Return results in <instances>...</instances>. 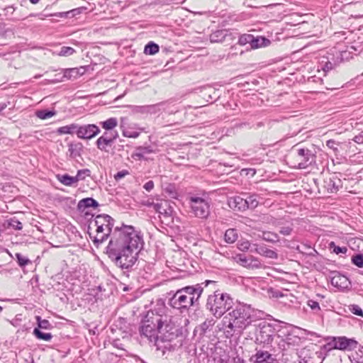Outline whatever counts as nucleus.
<instances>
[{
  "label": "nucleus",
  "mask_w": 363,
  "mask_h": 363,
  "mask_svg": "<svg viewBox=\"0 0 363 363\" xmlns=\"http://www.w3.org/2000/svg\"><path fill=\"white\" fill-rule=\"evenodd\" d=\"M115 220L107 214H99L90 221L88 233L96 247L111 236L106 254L114 264L125 269H131L143 248V236L132 225L116 227L111 233Z\"/></svg>",
  "instance_id": "obj_1"
},
{
  "label": "nucleus",
  "mask_w": 363,
  "mask_h": 363,
  "mask_svg": "<svg viewBox=\"0 0 363 363\" xmlns=\"http://www.w3.org/2000/svg\"><path fill=\"white\" fill-rule=\"evenodd\" d=\"M164 311V306L148 311L140 323L139 333L143 340L154 342L162 355L168 356L183 345L185 337L172 317Z\"/></svg>",
  "instance_id": "obj_2"
},
{
  "label": "nucleus",
  "mask_w": 363,
  "mask_h": 363,
  "mask_svg": "<svg viewBox=\"0 0 363 363\" xmlns=\"http://www.w3.org/2000/svg\"><path fill=\"white\" fill-rule=\"evenodd\" d=\"M254 311L250 305L239 303L222 320V328L227 338L241 335L253 321Z\"/></svg>",
  "instance_id": "obj_3"
},
{
  "label": "nucleus",
  "mask_w": 363,
  "mask_h": 363,
  "mask_svg": "<svg viewBox=\"0 0 363 363\" xmlns=\"http://www.w3.org/2000/svg\"><path fill=\"white\" fill-rule=\"evenodd\" d=\"M209 284H216V281L206 280L201 284L187 286L178 289L169 299V304L174 308L183 311L190 307L198 306L199 301L203 291V287Z\"/></svg>",
  "instance_id": "obj_4"
},
{
  "label": "nucleus",
  "mask_w": 363,
  "mask_h": 363,
  "mask_svg": "<svg viewBox=\"0 0 363 363\" xmlns=\"http://www.w3.org/2000/svg\"><path fill=\"white\" fill-rule=\"evenodd\" d=\"M233 299L228 294L216 290L208 295L206 307L215 317L220 318L233 308Z\"/></svg>",
  "instance_id": "obj_5"
},
{
  "label": "nucleus",
  "mask_w": 363,
  "mask_h": 363,
  "mask_svg": "<svg viewBox=\"0 0 363 363\" xmlns=\"http://www.w3.org/2000/svg\"><path fill=\"white\" fill-rule=\"evenodd\" d=\"M357 49L354 46H350L347 50H337L336 48H333L328 52L327 56H323L318 62V71L323 70L326 74L330 70H332L337 67L344 59H347L349 57L347 54L357 55Z\"/></svg>",
  "instance_id": "obj_6"
},
{
  "label": "nucleus",
  "mask_w": 363,
  "mask_h": 363,
  "mask_svg": "<svg viewBox=\"0 0 363 363\" xmlns=\"http://www.w3.org/2000/svg\"><path fill=\"white\" fill-rule=\"evenodd\" d=\"M190 212L200 219H206L210 215V201L196 194L189 195L187 199Z\"/></svg>",
  "instance_id": "obj_7"
},
{
  "label": "nucleus",
  "mask_w": 363,
  "mask_h": 363,
  "mask_svg": "<svg viewBox=\"0 0 363 363\" xmlns=\"http://www.w3.org/2000/svg\"><path fill=\"white\" fill-rule=\"evenodd\" d=\"M153 209L159 213L161 222L170 226L174 223V208L167 200H160L156 203H152Z\"/></svg>",
  "instance_id": "obj_8"
},
{
  "label": "nucleus",
  "mask_w": 363,
  "mask_h": 363,
  "mask_svg": "<svg viewBox=\"0 0 363 363\" xmlns=\"http://www.w3.org/2000/svg\"><path fill=\"white\" fill-rule=\"evenodd\" d=\"M296 162L294 167L306 169L315 162V155L308 148H296L294 150Z\"/></svg>",
  "instance_id": "obj_9"
},
{
  "label": "nucleus",
  "mask_w": 363,
  "mask_h": 363,
  "mask_svg": "<svg viewBox=\"0 0 363 363\" xmlns=\"http://www.w3.org/2000/svg\"><path fill=\"white\" fill-rule=\"evenodd\" d=\"M257 328V340L264 344L271 343L276 335L274 326L266 321H262L258 324Z\"/></svg>",
  "instance_id": "obj_10"
},
{
  "label": "nucleus",
  "mask_w": 363,
  "mask_h": 363,
  "mask_svg": "<svg viewBox=\"0 0 363 363\" xmlns=\"http://www.w3.org/2000/svg\"><path fill=\"white\" fill-rule=\"evenodd\" d=\"M252 363H274L277 362L276 356L264 349H256L255 354L250 357Z\"/></svg>",
  "instance_id": "obj_11"
},
{
  "label": "nucleus",
  "mask_w": 363,
  "mask_h": 363,
  "mask_svg": "<svg viewBox=\"0 0 363 363\" xmlns=\"http://www.w3.org/2000/svg\"><path fill=\"white\" fill-rule=\"evenodd\" d=\"M100 133L99 128L95 124L78 125L77 137L81 139L89 140Z\"/></svg>",
  "instance_id": "obj_12"
},
{
  "label": "nucleus",
  "mask_w": 363,
  "mask_h": 363,
  "mask_svg": "<svg viewBox=\"0 0 363 363\" xmlns=\"http://www.w3.org/2000/svg\"><path fill=\"white\" fill-rule=\"evenodd\" d=\"M234 259L238 264L247 269H253L262 267L261 262L253 256L247 257L243 254H239L237 255Z\"/></svg>",
  "instance_id": "obj_13"
},
{
  "label": "nucleus",
  "mask_w": 363,
  "mask_h": 363,
  "mask_svg": "<svg viewBox=\"0 0 363 363\" xmlns=\"http://www.w3.org/2000/svg\"><path fill=\"white\" fill-rule=\"evenodd\" d=\"M156 150L151 145H141L135 147V151L132 153L131 157L135 160H147V155L155 153Z\"/></svg>",
  "instance_id": "obj_14"
},
{
  "label": "nucleus",
  "mask_w": 363,
  "mask_h": 363,
  "mask_svg": "<svg viewBox=\"0 0 363 363\" xmlns=\"http://www.w3.org/2000/svg\"><path fill=\"white\" fill-rule=\"evenodd\" d=\"M336 350H351L356 347L357 342L354 339H350L345 336L335 337Z\"/></svg>",
  "instance_id": "obj_15"
},
{
  "label": "nucleus",
  "mask_w": 363,
  "mask_h": 363,
  "mask_svg": "<svg viewBox=\"0 0 363 363\" xmlns=\"http://www.w3.org/2000/svg\"><path fill=\"white\" fill-rule=\"evenodd\" d=\"M330 281L333 286L341 289H347L350 286V282L348 278L339 272L333 273Z\"/></svg>",
  "instance_id": "obj_16"
},
{
  "label": "nucleus",
  "mask_w": 363,
  "mask_h": 363,
  "mask_svg": "<svg viewBox=\"0 0 363 363\" xmlns=\"http://www.w3.org/2000/svg\"><path fill=\"white\" fill-rule=\"evenodd\" d=\"M228 204L233 211H244L247 209L245 198L240 196L230 197L228 200Z\"/></svg>",
  "instance_id": "obj_17"
},
{
  "label": "nucleus",
  "mask_w": 363,
  "mask_h": 363,
  "mask_svg": "<svg viewBox=\"0 0 363 363\" xmlns=\"http://www.w3.org/2000/svg\"><path fill=\"white\" fill-rule=\"evenodd\" d=\"M83 145L80 142H72L68 144L67 155L72 159H76L81 157L83 150Z\"/></svg>",
  "instance_id": "obj_18"
},
{
  "label": "nucleus",
  "mask_w": 363,
  "mask_h": 363,
  "mask_svg": "<svg viewBox=\"0 0 363 363\" xmlns=\"http://www.w3.org/2000/svg\"><path fill=\"white\" fill-rule=\"evenodd\" d=\"M98 206V202L94 199L91 197L80 200L77 204V208L81 211H84L90 207L96 208Z\"/></svg>",
  "instance_id": "obj_19"
},
{
  "label": "nucleus",
  "mask_w": 363,
  "mask_h": 363,
  "mask_svg": "<svg viewBox=\"0 0 363 363\" xmlns=\"http://www.w3.org/2000/svg\"><path fill=\"white\" fill-rule=\"evenodd\" d=\"M121 128L122 129V134L124 137L126 138H137L142 130H143V128H137L135 129L133 127L128 126L125 127L123 125H121Z\"/></svg>",
  "instance_id": "obj_20"
},
{
  "label": "nucleus",
  "mask_w": 363,
  "mask_h": 363,
  "mask_svg": "<svg viewBox=\"0 0 363 363\" xmlns=\"http://www.w3.org/2000/svg\"><path fill=\"white\" fill-rule=\"evenodd\" d=\"M113 143L107 140L106 138H104V137L100 136L96 141V145L97 148L104 152L108 153L109 150L113 145Z\"/></svg>",
  "instance_id": "obj_21"
},
{
  "label": "nucleus",
  "mask_w": 363,
  "mask_h": 363,
  "mask_svg": "<svg viewBox=\"0 0 363 363\" xmlns=\"http://www.w3.org/2000/svg\"><path fill=\"white\" fill-rule=\"evenodd\" d=\"M271 43L270 40L263 36L252 37L251 48L257 49L259 48L267 47Z\"/></svg>",
  "instance_id": "obj_22"
},
{
  "label": "nucleus",
  "mask_w": 363,
  "mask_h": 363,
  "mask_svg": "<svg viewBox=\"0 0 363 363\" xmlns=\"http://www.w3.org/2000/svg\"><path fill=\"white\" fill-rule=\"evenodd\" d=\"M78 124L72 123L70 125L60 127L57 129L56 133L59 135L75 133L77 135Z\"/></svg>",
  "instance_id": "obj_23"
},
{
  "label": "nucleus",
  "mask_w": 363,
  "mask_h": 363,
  "mask_svg": "<svg viewBox=\"0 0 363 363\" xmlns=\"http://www.w3.org/2000/svg\"><path fill=\"white\" fill-rule=\"evenodd\" d=\"M2 226L4 228H12L13 230H20L23 228V224L16 217L11 218L6 220L3 223Z\"/></svg>",
  "instance_id": "obj_24"
},
{
  "label": "nucleus",
  "mask_w": 363,
  "mask_h": 363,
  "mask_svg": "<svg viewBox=\"0 0 363 363\" xmlns=\"http://www.w3.org/2000/svg\"><path fill=\"white\" fill-rule=\"evenodd\" d=\"M227 34L226 30H217L210 35L209 40L211 43H220L225 40Z\"/></svg>",
  "instance_id": "obj_25"
},
{
  "label": "nucleus",
  "mask_w": 363,
  "mask_h": 363,
  "mask_svg": "<svg viewBox=\"0 0 363 363\" xmlns=\"http://www.w3.org/2000/svg\"><path fill=\"white\" fill-rule=\"evenodd\" d=\"M238 238L237 230L234 228L228 229L224 234V240L228 244L234 243Z\"/></svg>",
  "instance_id": "obj_26"
},
{
  "label": "nucleus",
  "mask_w": 363,
  "mask_h": 363,
  "mask_svg": "<svg viewBox=\"0 0 363 363\" xmlns=\"http://www.w3.org/2000/svg\"><path fill=\"white\" fill-rule=\"evenodd\" d=\"M57 179L60 183L67 186H71L74 184L77 183L75 177L69 176L67 174H57Z\"/></svg>",
  "instance_id": "obj_27"
},
{
  "label": "nucleus",
  "mask_w": 363,
  "mask_h": 363,
  "mask_svg": "<svg viewBox=\"0 0 363 363\" xmlns=\"http://www.w3.org/2000/svg\"><path fill=\"white\" fill-rule=\"evenodd\" d=\"M245 196H246V197L245 198V201H246V205H247V208L253 209L258 206V195L245 194Z\"/></svg>",
  "instance_id": "obj_28"
},
{
  "label": "nucleus",
  "mask_w": 363,
  "mask_h": 363,
  "mask_svg": "<svg viewBox=\"0 0 363 363\" xmlns=\"http://www.w3.org/2000/svg\"><path fill=\"white\" fill-rule=\"evenodd\" d=\"M335 337H328L327 340L328 342L323 345L320 348V354H322L323 352L326 353L332 350H336V342L335 341Z\"/></svg>",
  "instance_id": "obj_29"
},
{
  "label": "nucleus",
  "mask_w": 363,
  "mask_h": 363,
  "mask_svg": "<svg viewBox=\"0 0 363 363\" xmlns=\"http://www.w3.org/2000/svg\"><path fill=\"white\" fill-rule=\"evenodd\" d=\"M100 124L106 130H114L113 129L118 125V121L116 118H110L106 121L101 122Z\"/></svg>",
  "instance_id": "obj_30"
},
{
  "label": "nucleus",
  "mask_w": 363,
  "mask_h": 363,
  "mask_svg": "<svg viewBox=\"0 0 363 363\" xmlns=\"http://www.w3.org/2000/svg\"><path fill=\"white\" fill-rule=\"evenodd\" d=\"M164 106H162V111L167 112L169 114H174L178 112L179 108L176 104L171 101H162Z\"/></svg>",
  "instance_id": "obj_31"
},
{
  "label": "nucleus",
  "mask_w": 363,
  "mask_h": 363,
  "mask_svg": "<svg viewBox=\"0 0 363 363\" xmlns=\"http://www.w3.org/2000/svg\"><path fill=\"white\" fill-rule=\"evenodd\" d=\"M33 335L39 340H43L45 341H50L52 335L51 333H46L42 332L39 328H35L33 330Z\"/></svg>",
  "instance_id": "obj_32"
},
{
  "label": "nucleus",
  "mask_w": 363,
  "mask_h": 363,
  "mask_svg": "<svg viewBox=\"0 0 363 363\" xmlns=\"http://www.w3.org/2000/svg\"><path fill=\"white\" fill-rule=\"evenodd\" d=\"M159 45L153 42L148 43L144 49V52L148 55H154L159 52Z\"/></svg>",
  "instance_id": "obj_33"
},
{
  "label": "nucleus",
  "mask_w": 363,
  "mask_h": 363,
  "mask_svg": "<svg viewBox=\"0 0 363 363\" xmlns=\"http://www.w3.org/2000/svg\"><path fill=\"white\" fill-rule=\"evenodd\" d=\"M164 106V104H162V102L152 105H147V113L155 114L162 111V106Z\"/></svg>",
  "instance_id": "obj_34"
},
{
  "label": "nucleus",
  "mask_w": 363,
  "mask_h": 363,
  "mask_svg": "<svg viewBox=\"0 0 363 363\" xmlns=\"http://www.w3.org/2000/svg\"><path fill=\"white\" fill-rule=\"evenodd\" d=\"M351 262L359 268L363 267V254L357 253L352 256Z\"/></svg>",
  "instance_id": "obj_35"
},
{
  "label": "nucleus",
  "mask_w": 363,
  "mask_h": 363,
  "mask_svg": "<svg viewBox=\"0 0 363 363\" xmlns=\"http://www.w3.org/2000/svg\"><path fill=\"white\" fill-rule=\"evenodd\" d=\"M262 239L269 242H276L279 241V236L277 233L272 232H263Z\"/></svg>",
  "instance_id": "obj_36"
},
{
  "label": "nucleus",
  "mask_w": 363,
  "mask_h": 363,
  "mask_svg": "<svg viewBox=\"0 0 363 363\" xmlns=\"http://www.w3.org/2000/svg\"><path fill=\"white\" fill-rule=\"evenodd\" d=\"M300 337L298 335H294L292 333H289L285 339V342L289 345H298L300 342Z\"/></svg>",
  "instance_id": "obj_37"
},
{
  "label": "nucleus",
  "mask_w": 363,
  "mask_h": 363,
  "mask_svg": "<svg viewBox=\"0 0 363 363\" xmlns=\"http://www.w3.org/2000/svg\"><path fill=\"white\" fill-rule=\"evenodd\" d=\"M55 115V111L50 110H40L37 111L36 116L40 119H47Z\"/></svg>",
  "instance_id": "obj_38"
},
{
  "label": "nucleus",
  "mask_w": 363,
  "mask_h": 363,
  "mask_svg": "<svg viewBox=\"0 0 363 363\" xmlns=\"http://www.w3.org/2000/svg\"><path fill=\"white\" fill-rule=\"evenodd\" d=\"M90 175L91 171L89 169H79L77 171L75 179L77 182H78L79 181L84 180L86 177H90Z\"/></svg>",
  "instance_id": "obj_39"
},
{
  "label": "nucleus",
  "mask_w": 363,
  "mask_h": 363,
  "mask_svg": "<svg viewBox=\"0 0 363 363\" xmlns=\"http://www.w3.org/2000/svg\"><path fill=\"white\" fill-rule=\"evenodd\" d=\"M329 249L333 251V252L338 255L340 253L346 254L347 252V248L346 247H339L337 246L334 242H331L329 244Z\"/></svg>",
  "instance_id": "obj_40"
},
{
  "label": "nucleus",
  "mask_w": 363,
  "mask_h": 363,
  "mask_svg": "<svg viewBox=\"0 0 363 363\" xmlns=\"http://www.w3.org/2000/svg\"><path fill=\"white\" fill-rule=\"evenodd\" d=\"M101 136L113 143L118 138V133L116 130H106Z\"/></svg>",
  "instance_id": "obj_41"
},
{
  "label": "nucleus",
  "mask_w": 363,
  "mask_h": 363,
  "mask_svg": "<svg viewBox=\"0 0 363 363\" xmlns=\"http://www.w3.org/2000/svg\"><path fill=\"white\" fill-rule=\"evenodd\" d=\"M253 35L251 34H243L238 39V43L241 45L250 44L251 46Z\"/></svg>",
  "instance_id": "obj_42"
},
{
  "label": "nucleus",
  "mask_w": 363,
  "mask_h": 363,
  "mask_svg": "<svg viewBox=\"0 0 363 363\" xmlns=\"http://www.w3.org/2000/svg\"><path fill=\"white\" fill-rule=\"evenodd\" d=\"M307 305L315 314H318L321 311L319 303L316 301L309 299L307 301Z\"/></svg>",
  "instance_id": "obj_43"
},
{
  "label": "nucleus",
  "mask_w": 363,
  "mask_h": 363,
  "mask_svg": "<svg viewBox=\"0 0 363 363\" xmlns=\"http://www.w3.org/2000/svg\"><path fill=\"white\" fill-rule=\"evenodd\" d=\"M325 186L327 189L331 192H335L338 190L339 185L336 183V182L333 179H329L328 180L325 181Z\"/></svg>",
  "instance_id": "obj_44"
},
{
  "label": "nucleus",
  "mask_w": 363,
  "mask_h": 363,
  "mask_svg": "<svg viewBox=\"0 0 363 363\" xmlns=\"http://www.w3.org/2000/svg\"><path fill=\"white\" fill-rule=\"evenodd\" d=\"M16 257L18 265L21 267H26L28 264L30 263V261L27 257L23 256L20 253L16 254Z\"/></svg>",
  "instance_id": "obj_45"
},
{
  "label": "nucleus",
  "mask_w": 363,
  "mask_h": 363,
  "mask_svg": "<svg viewBox=\"0 0 363 363\" xmlns=\"http://www.w3.org/2000/svg\"><path fill=\"white\" fill-rule=\"evenodd\" d=\"M75 52L74 48L71 47L63 46L61 48L58 55L59 56H70Z\"/></svg>",
  "instance_id": "obj_46"
},
{
  "label": "nucleus",
  "mask_w": 363,
  "mask_h": 363,
  "mask_svg": "<svg viewBox=\"0 0 363 363\" xmlns=\"http://www.w3.org/2000/svg\"><path fill=\"white\" fill-rule=\"evenodd\" d=\"M164 191L166 193L169 194V196L171 198L176 199L178 196V194L176 191L175 186L174 184H168L165 189Z\"/></svg>",
  "instance_id": "obj_47"
},
{
  "label": "nucleus",
  "mask_w": 363,
  "mask_h": 363,
  "mask_svg": "<svg viewBox=\"0 0 363 363\" xmlns=\"http://www.w3.org/2000/svg\"><path fill=\"white\" fill-rule=\"evenodd\" d=\"M37 321H38V328H42V329H50L51 325L50 322L48 320H42L40 316L36 317Z\"/></svg>",
  "instance_id": "obj_48"
},
{
  "label": "nucleus",
  "mask_w": 363,
  "mask_h": 363,
  "mask_svg": "<svg viewBox=\"0 0 363 363\" xmlns=\"http://www.w3.org/2000/svg\"><path fill=\"white\" fill-rule=\"evenodd\" d=\"M73 71H74V69H65V72H64V74L61 77L60 79H55L48 80V83L55 84V83H57L58 82H62L64 78H67V79L69 78L70 77L69 73L73 72Z\"/></svg>",
  "instance_id": "obj_49"
},
{
  "label": "nucleus",
  "mask_w": 363,
  "mask_h": 363,
  "mask_svg": "<svg viewBox=\"0 0 363 363\" xmlns=\"http://www.w3.org/2000/svg\"><path fill=\"white\" fill-rule=\"evenodd\" d=\"M251 245L248 240L240 241L238 244V247L240 251L247 252L250 250Z\"/></svg>",
  "instance_id": "obj_50"
},
{
  "label": "nucleus",
  "mask_w": 363,
  "mask_h": 363,
  "mask_svg": "<svg viewBox=\"0 0 363 363\" xmlns=\"http://www.w3.org/2000/svg\"><path fill=\"white\" fill-rule=\"evenodd\" d=\"M77 9H72L71 11H66V12L55 13L53 14H51L50 16L59 17V18H68V17H69L70 14H72V16H74L75 14V12L77 11Z\"/></svg>",
  "instance_id": "obj_51"
},
{
  "label": "nucleus",
  "mask_w": 363,
  "mask_h": 363,
  "mask_svg": "<svg viewBox=\"0 0 363 363\" xmlns=\"http://www.w3.org/2000/svg\"><path fill=\"white\" fill-rule=\"evenodd\" d=\"M130 108L133 113H147V105L146 106H131Z\"/></svg>",
  "instance_id": "obj_52"
},
{
  "label": "nucleus",
  "mask_w": 363,
  "mask_h": 363,
  "mask_svg": "<svg viewBox=\"0 0 363 363\" xmlns=\"http://www.w3.org/2000/svg\"><path fill=\"white\" fill-rule=\"evenodd\" d=\"M350 310L353 314L363 317V311L358 305H351L350 307Z\"/></svg>",
  "instance_id": "obj_53"
},
{
  "label": "nucleus",
  "mask_w": 363,
  "mask_h": 363,
  "mask_svg": "<svg viewBox=\"0 0 363 363\" xmlns=\"http://www.w3.org/2000/svg\"><path fill=\"white\" fill-rule=\"evenodd\" d=\"M213 320H206L200 325V330L203 333H205L206 330L209 329L210 327L213 326Z\"/></svg>",
  "instance_id": "obj_54"
},
{
  "label": "nucleus",
  "mask_w": 363,
  "mask_h": 363,
  "mask_svg": "<svg viewBox=\"0 0 363 363\" xmlns=\"http://www.w3.org/2000/svg\"><path fill=\"white\" fill-rule=\"evenodd\" d=\"M326 145L328 148L333 150L335 152L338 151L337 146L339 143H337L334 140H329L326 142Z\"/></svg>",
  "instance_id": "obj_55"
},
{
  "label": "nucleus",
  "mask_w": 363,
  "mask_h": 363,
  "mask_svg": "<svg viewBox=\"0 0 363 363\" xmlns=\"http://www.w3.org/2000/svg\"><path fill=\"white\" fill-rule=\"evenodd\" d=\"M128 174H129V172L128 170H126V169H123L122 171L118 172L114 175V179L116 181H119V180H121V179H123V177H125V176H127Z\"/></svg>",
  "instance_id": "obj_56"
},
{
  "label": "nucleus",
  "mask_w": 363,
  "mask_h": 363,
  "mask_svg": "<svg viewBox=\"0 0 363 363\" xmlns=\"http://www.w3.org/2000/svg\"><path fill=\"white\" fill-rule=\"evenodd\" d=\"M277 253L275 251L267 248L264 257L271 259H277Z\"/></svg>",
  "instance_id": "obj_57"
},
{
  "label": "nucleus",
  "mask_w": 363,
  "mask_h": 363,
  "mask_svg": "<svg viewBox=\"0 0 363 363\" xmlns=\"http://www.w3.org/2000/svg\"><path fill=\"white\" fill-rule=\"evenodd\" d=\"M267 247L264 245H258V248L255 249L256 253L264 256L265 251Z\"/></svg>",
  "instance_id": "obj_58"
},
{
  "label": "nucleus",
  "mask_w": 363,
  "mask_h": 363,
  "mask_svg": "<svg viewBox=\"0 0 363 363\" xmlns=\"http://www.w3.org/2000/svg\"><path fill=\"white\" fill-rule=\"evenodd\" d=\"M291 231H292V228L289 226L282 227V228H281V229L279 230L280 233L284 235H290Z\"/></svg>",
  "instance_id": "obj_59"
},
{
  "label": "nucleus",
  "mask_w": 363,
  "mask_h": 363,
  "mask_svg": "<svg viewBox=\"0 0 363 363\" xmlns=\"http://www.w3.org/2000/svg\"><path fill=\"white\" fill-rule=\"evenodd\" d=\"M154 186H155L154 182H153L152 180H150V181L147 182L144 184L143 188H144L146 191H152V190L153 189Z\"/></svg>",
  "instance_id": "obj_60"
},
{
  "label": "nucleus",
  "mask_w": 363,
  "mask_h": 363,
  "mask_svg": "<svg viewBox=\"0 0 363 363\" xmlns=\"http://www.w3.org/2000/svg\"><path fill=\"white\" fill-rule=\"evenodd\" d=\"M353 140L358 144H363V131L354 136Z\"/></svg>",
  "instance_id": "obj_61"
},
{
  "label": "nucleus",
  "mask_w": 363,
  "mask_h": 363,
  "mask_svg": "<svg viewBox=\"0 0 363 363\" xmlns=\"http://www.w3.org/2000/svg\"><path fill=\"white\" fill-rule=\"evenodd\" d=\"M200 92L206 91V92H210L211 91H213V89L210 86H206L201 87Z\"/></svg>",
  "instance_id": "obj_62"
},
{
  "label": "nucleus",
  "mask_w": 363,
  "mask_h": 363,
  "mask_svg": "<svg viewBox=\"0 0 363 363\" xmlns=\"http://www.w3.org/2000/svg\"><path fill=\"white\" fill-rule=\"evenodd\" d=\"M256 248H258V244H256V243L252 244L250 250H249L248 251H250V252L256 253V251H255Z\"/></svg>",
  "instance_id": "obj_63"
},
{
  "label": "nucleus",
  "mask_w": 363,
  "mask_h": 363,
  "mask_svg": "<svg viewBox=\"0 0 363 363\" xmlns=\"http://www.w3.org/2000/svg\"><path fill=\"white\" fill-rule=\"evenodd\" d=\"M353 363H363V357H360L357 360Z\"/></svg>",
  "instance_id": "obj_64"
}]
</instances>
